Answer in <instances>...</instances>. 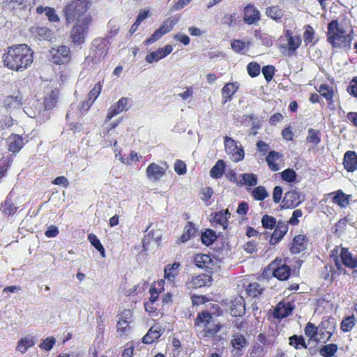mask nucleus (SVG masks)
Segmentation results:
<instances>
[{
  "label": "nucleus",
  "instance_id": "nucleus-1",
  "mask_svg": "<svg viewBox=\"0 0 357 357\" xmlns=\"http://www.w3.org/2000/svg\"><path fill=\"white\" fill-rule=\"evenodd\" d=\"M353 39L352 26L346 18L340 22L333 20L328 24L326 40L333 49L349 50Z\"/></svg>",
  "mask_w": 357,
  "mask_h": 357
},
{
  "label": "nucleus",
  "instance_id": "nucleus-2",
  "mask_svg": "<svg viewBox=\"0 0 357 357\" xmlns=\"http://www.w3.org/2000/svg\"><path fill=\"white\" fill-rule=\"evenodd\" d=\"M3 63L7 68L22 72L29 68L33 61V52L26 44L8 47L2 56Z\"/></svg>",
  "mask_w": 357,
  "mask_h": 357
},
{
  "label": "nucleus",
  "instance_id": "nucleus-3",
  "mask_svg": "<svg viewBox=\"0 0 357 357\" xmlns=\"http://www.w3.org/2000/svg\"><path fill=\"white\" fill-rule=\"evenodd\" d=\"M213 313L208 310H202L197 313V317L194 321L195 326L202 328L199 333L203 338H213L218 341L222 339L217 335L218 333L223 328V324L220 322L213 323Z\"/></svg>",
  "mask_w": 357,
  "mask_h": 357
},
{
  "label": "nucleus",
  "instance_id": "nucleus-4",
  "mask_svg": "<svg viewBox=\"0 0 357 357\" xmlns=\"http://www.w3.org/2000/svg\"><path fill=\"white\" fill-rule=\"evenodd\" d=\"M89 9V3L85 0H74L64 8V16L66 23L71 24L74 22L82 20L84 17L91 16L86 13Z\"/></svg>",
  "mask_w": 357,
  "mask_h": 357
},
{
  "label": "nucleus",
  "instance_id": "nucleus-5",
  "mask_svg": "<svg viewBox=\"0 0 357 357\" xmlns=\"http://www.w3.org/2000/svg\"><path fill=\"white\" fill-rule=\"evenodd\" d=\"M278 48L289 56L296 54L302 43L301 36L295 34L291 29H285L278 40Z\"/></svg>",
  "mask_w": 357,
  "mask_h": 357
},
{
  "label": "nucleus",
  "instance_id": "nucleus-6",
  "mask_svg": "<svg viewBox=\"0 0 357 357\" xmlns=\"http://www.w3.org/2000/svg\"><path fill=\"white\" fill-rule=\"evenodd\" d=\"M91 22V17L86 16L82 20L76 22L73 26L70 32V38L74 45L79 46L85 43Z\"/></svg>",
  "mask_w": 357,
  "mask_h": 357
},
{
  "label": "nucleus",
  "instance_id": "nucleus-7",
  "mask_svg": "<svg viewBox=\"0 0 357 357\" xmlns=\"http://www.w3.org/2000/svg\"><path fill=\"white\" fill-rule=\"evenodd\" d=\"M269 273L280 281H286L290 278L291 270L282 261V259L277 257L263 271V275L265 276H268Z\"/></svg>",
  "mask_w": 357,
  "mask_h": 357
},
{
  "label": "nucleus",
  "instance_id": "nucleus-8",
  "mask_svg": "<svg viewBox=\"0 0 357 357\" xmlns=\"http://www.w3.org/2000/svg\"><path fill=\"white\" fill-rule=\"evenodd\" d=\"M109 50V43L105 38H96L92 43L89 55L86 60L93 64L100 63L107 55Z\"/></svg>",
  "mask_w": 357,
  "mask_h": 357
},
{
  "label": "nucleus",
  "instance_id": "nucleus-9",
  "mask_svg": "<svg viewBox=\"0 0 357 357\" xmlns=\"http://www.w3.org/2000/svg\"><path fill=\"white\" fill-rule=\"evenodd\" d=\"M50 53V61L56 65L68 64L72 59L70 49L65 45L52 47Z\"/></svg>",
  "mask_w": 357,
  "mask_h": 357
},
{
  "label": "nucleus",
  "instance_id": "nucleus-10",
  "mask_svg": "<svg viewBox=\"0 0 357 357\" xmlns=\"http://www.w3.org/2000/svg\"><path fill=\"white\" fill-rule=\"evenodd\" d=\"M318 328V339L317 342L326 343L328 342L335 331V322L333 318H324L319 324Z\"/></svg>",
  "mask_w": 357,
  "mask_h": 357
},
{
  "label": "nucleus",
  "instance_id": "nucleus-11",
  "mask_svg": "<svg viewBox=\"0 0 357 357\" xmlns=\"http://www.w3.org/2000/svg\"><path fill=\"white\" fill-rule=\"evenodd\" d=\"M177 22L178 19L175 17H169L165 20L161 26L156 29L150 37L145 40L144 43L146 45H150L156 42L162 38V36L170 32Z\"/></svg>",
  "mask_w": 357,
  "mask_h": 357
},
{
  "label": "nucleus",
  "instance_id": "nucleus-12",
  "mask_svg": "<svg viewBox=\"0 0 357 357\" xmlns=\"http://www.w3.org/2000/svg\"><path fill=\"white\" fill-rule=\"evenodd\" d=\"M132 312L130 309H124L118 314L116 332L121 337L126 336L130 331V324L132 321Z\"/></svg>",
  "mask_w": 357,
  "mask_h": 357
},
{
  "label": "nucleus",
  "instance_id": "nucleus-13",
  "mask_svg": "<svg viewBox=\"0 0 357 357\" xmlns=\"http://www.w3.org/2000/svg\"><path fill=\"white\" fill-rule=\"evenodd\" d=\"M213 282V278L211 275L206 273H199L197 275H192L185 282V286L188 289H196L204 287H209Z\"/></svg>",
  "mask_w": 357,
  "mask_h": 357
},
{
  "label": "nucleus",
  "instance_id": "nucleus-14",
  "mask_svg": "<svg viewBox=\"0 0 357 357\" xmlns=\"http://www.w3.org/2000/svg\"><path fill=\"white\" fill-rule=\"evenodd\" d=\"M192 263L198 268L205 270L211 273L215 263L213 257L211 255L197 253L192 257Z\"/></svg>",
  "mask_w": 357,
  "mask_h": 357
},
{
  "label": "nucleus",
  "instance_id": "nucleus-15",
  "mask_svg": "<svg viewBox=\"0 0 357 357\" xmlns=\"http://www.w3.org/2000/svg\"><path fill=\"white\" fill-rule=\"evenodd\" d=\"M161 165L155 162H151L146 168V174L147 177L152 181H158L163 177L169 168L166 161H161Z\"/></svg>",
  "mask_w": 357,
  "mask_h": 357
},
{
  "label": "nucleus",
  "instance_id": "nucleus-16",
  "mask_svg": "<svg viewBox=\"0 0 357 357\" xmlns=\"http://www.w3.org/2000/svg\"><path fill=\"white\" fill-rule=\"evenodd\" d=\"M304 201V196L296 190L287 191L282 199V207L295 208Z\"/></svg>",
  "mask_w": 357,
  "mask_h": 357
},
{
  "label": "nucleus",
  "instance_id": "nucleus-17",
  "mask_svg": "<svg viewBox=\"0 0 357 357\" xmlns=\"http://www.w3.org/2000/svg\"><path fill=\"white\" fill-rule=\"evenodd\" d=\"M36 4V0H8V8L14 12H30Z\"/></svg>",
  "mask_w": 357,
  "mask_h": 357
},
{
  "label": "nucleus",
  "instance_id": "nucleus-18",
  "mask_svg": "<svg viewBox=\"0 0 357 357\" xmlns=\"http://www.w3.org/2000/svg\"><path fill=\"white\" fill-rule=\"evenodd\" d=\"M243 17L245 24L252 25L260 20V12L255 6L251 3H248L243 8Z\"/></svg>",
  "mask_w": 357,
  "mask_h": 357
},
{
  "label": "nucleus",
  "instance_id": "nucleus-19",
  "mask_svg": "<svg viewBox=\"0 0 357 357\" xmlns=\"http://www.w3.org/2000/svg\"><path fill=\"white\" fill-rule=\"evenodd\" d=\"M274 228L275 229L269 239V243L271 245H275L279 243L287 234L289 229L288 223L285 221L279 220Z\"/></svg>",
  "mask_w": 357,
  "mask_h": 357
},
{
  "label": "nucleus",
  "instance_id": "nucleus-20",
  "mask_svg": "<svg viewBox=\"0 0 357 357\" xmlns=\"http://www.w3.org/2000/svg\"><path fill=\"white\" fill-rule=\"evenodd\" d=\"M294 309V305L292 302L283 299L276 305L273 312L274 317L279 319L285 318L292 312Z\"/></svg>",
  "mask_w": 357,
  "mask_h": 357
},
{
  "label": "nucleus",
  "instance_id": "nucleus-21",
  "mask_svg": "<svg viewBox=\"0 0 357 357\" xmlns=\"http://www.w3.org/2000/svg\"><path fill=\"white\" fill-rule=\"evenodd\" d=\"M128 102V98L122 97L116 103L112 105L107 114L105 121H109L123 111H127L129 109Z\"/></svg>",
  "mask_w": 357,
  "mask_h": 357
},
{
  "label": "nucleus",
  "instance_id": "nucleus-22",
  "mask_svg": "<svg viewBox=\"0 0 357 357\" xmlns=\"http://www.w3.org/2000/svg\"><path fill=\"white\" fill-rule=\"evenodd\" d=\"M309 242V238L305 234H298L296 235L291 245L289 246V250L291 254H299L303 252L307 248V245Z\"/></svg>",
  "mask_w": 357,
  "mask_h": 357
},
{
  "label": "nucleus",
  "instance_id": "nucleus-23",
  "mask_svg": "<svg viewBox=\"0 0 357 357\" xmlns=\"http://www.w3.org/2000/svg\"><path fill=\"white\" fill-rule=\"evenodd\" d=\"M257 341L250 350V357H263L265 354V346L267 343V338L264 333H259L257 337Z\"/></svg>",
  "mask_w": 357,
  "mask_h": 357
},
{
  "label": "nucleus",
  "instance_id": "nucleus-24",
  "mask_svg": "<svg viewBox=\"0 0 357 357\" xmlns=\"http://www.w3.org/2000/svg\"><path fill=\"white\" fill-rule=\"evenodd\" d=\"M211 216L212 220L211 222L214 227L220 226L224 229H227L228 227V220L231 216V213L228 209L211 213Z\"/></svg>",
  "mask_w": 357,
  "mask_h": 357
},
{
  "label": "nucleus",
  "instance_id": "nucleus-25",
  "mask_svg": "<svg viewBox=\"0 0 357 357\" xmlns=\"http://www.w3.org/2000/svg\"><path fill=\"white\" fill-rule=\"evenodd\" d=\"M173 50L172 45H166L162 48H159L156 51L151 52L146 56V61L149 63L158 61L159 60L166 57Z\"/></svg>",
  "mask_w": 357,
  "mask_h": 357
},
{
  "label": "nucleus",
  "instance_id": "nucleus-26",
  "mask_svg": "<svg viewBox=\"0 0 357 357\" xmlns=\"http://www.w3.org/2000/svg\"><path fill=\"white\" fill-rule=\"evenodd\" d=\"M283 155L280 153L271 151L268 153L266 157V161L267 162L268 168L273 172H277L280 169V163L283 161Z\"/></svg>",
  "mask_w": 357,
  "mask_h": 357
},
{
  "label": "nucleus",
  "instance_id": "nucleus-27",
  "mask_svg": "<svg viewBox=\"0 0 357 357\" xmlns=\"http://www.w3.org/2000/svg\"><path fill=\"white\" fill-rule=\"evenodd\" d=\"M242 123L245 126H250V134L256 135L258 130L261 127V121L255 114L244 115L242 118Z\"/></svg>",
  "mask_w": 357,
  "mask_h": 357
},
{
  "label": "nucleus",
  "instance_id": "nucleus-28",
  "mask_svg": "<svg viewBox=\"0 0 357 357\" xmlns=\"http://www.w3.org/2000/svg\"><path fill=\"white\" fill-rule=\"evenodd\" d=\"M24 146V139L20 135L11 134L8 137V150L13 154L19 153Z\"/></svg>",
  "mask_w": 357,
  "mask_h": 357
},
{
  "label": "nucleus",
  "instance_id": "nucleus-29",
  "mask_svg": "<svg viewBox=\"0 0 357 357\" xmlns=\"http://www.w3.org/2000/svg\"><path fill=\"white\" fill-rule=\"evenodd\" d=\"M229 312L234 317H241L245 313V303L242 297L235 298L231 300Z\"/></svg>",
  "mask_w": 357,
  "mask_h": 357
},
{
  "label": "nucleus",
  "instance_id": "nucleus-30",
  "mask_svg": "<svg viewBox=\"0 0 357 357\" xmlns=\"http://www.w3.org/2000/svg\"><path fill=\"white\" fill-rule=\"evenodd\" d=\"M163 331L159 325L152 326L146 334L142 337V342L146 344H151L158 341Z\"/></svg>",
  "mask_w": 357,
  "mask_h": 357
},
{
  "label": "nucleus",
  "instance_id": "nucleus-31",
  "mask_svg": "<svg viewBox=\"0 0 357 357\" xmlns=\"http://www.w3.org/2000/svg\"><path fill=\"white\" fill-rule=\"evenodd\" d=\"M181 263L175 261L173 264H167L164 268V278L169 282L174 283L179 275Z\"/></svg>",
  "mask_w": 357,
  "mask_h": 357
},
{
  "label": "nucleus",
  "instance_id": "nucleus-32",
  "mask_svg": "<svg viewBox=\"0 0 357 357\" xmlns=\"http://www.w3.org/2000/svg\"><path fill=\"white\" fill-rule=\"evenodd\" d=\"M344 168L348 172H353L357 169V153L353 151H348L344 155Z\"/></svg>",
  "mask_w": 357,
  "mask_h": 357
},
{
  "label": "nucleus",
  "instance_id": "nucleus-33",
  "mask_svg": "<svg viewBox=\"0 0 357 357\" xmlns=\"http://www.w3.org/2000/svg\"><path fill=\"white\" fill-rule=\"evenodd\" d=\"M197 233V229L195 227L194 223L191 221L186 222L182 235L176 240L177 244L188 242L190 239L194 237Z\"/></svg>",
  "mask_w": 357,
  "mask_h": 357
},
{
  "label": "nucleus",
  "instance_id": "nucleus-34",
  "mask_svg": "<svg viewBox=\"0 0 357 357\" xmlns=\"http://www.w3.org/2000/svg\"><path fill=\"white\" fill-rule=\"evenodd\" d=\"M238 89L237 82H228L225 84L222 89V103L225 104L232 100L233 95Z\"/></svg>",
  "mask_w": 357,
  "mask_h": 357
},
{
  "label": "nucleus",
  "instance_id": "nucleus-35",
  "mask_svg": "<svg viewBox=\"0 0 357 357\" xmlns=\"http://www.w3.org/2000/svg\"><path fill=\"white\" fill-rule=\"evenodd\" d=\"M340 257L342 264L347 268L354 269L357 268V258L353 257L348 248H342Z\"/></svg>",
  "mask_w": 357,
  "mask_h": 357
},
{
  "label": "nucleus",
  "instance_id": "nucleus-36",
  "mask_svg": "<svg viewBox=\"0 0 357 357\" xmlns=\"http://www.w3.org/2000/svg\"><path fill=\"white\" fill-rule=\"evenodd\" d=\"M284 13L285 11L278 5L268 6L265 11L266 15L276 22H282Z\"/></svg>",
  "mask_w": 357,
  "mask_h": 357
},
{
  "label": "nucleus",
  "instance_id": "nucleus-37",
  "mask_svg": "<svg viewBox=\"0 0 357 357\" xmlns=\"http://www.w3.org/2000/svg\"><path fill=\"white\" fill-rule=\"evenodd\" d=\"M59 96V90L55 89L52 90L43 100V106L45 110L52 109L56 105Z\"/></svg>",
  "mask_w": 357,
  "mask_h": 357
},
{
  "label": "nucleus",
  "instance_id": "nucleus-38",
  "mask_svg": "<svg viewBox=\"0 0 357 357\" xmlns=\"http://www.w3.org/2000/svg\"><path fill=\"white\" fill-rule=\"evenodd\" d=\"M289 344L296 350L307 349V344L302 335H293L289 337Z\"/></svg>",
  "mask_w": 357,
  "mask_h": 357
},
{
  "label": "nucleus",
  "instance_id": "nucleus-39",
  "mask_svg": "<svg viewBox=\"0 0 357 357\" xmlns=\"http://www.w3.org/2000/svg\"><path fill=\"white\" fill-rule=\"evenodd\" d=\"M338 350V346L335 343L324 344L319 349V354L322 357H333Z\"/></svg>",
  "mask_w": 357,
  "mask_h": 357
},
{
  "label": "nucleus",
  "instance_id": "nucleus-40",
  "mask_svg": "<svg viewBox=\"0 0 357 357\" xmlns=\"http://www.w3.org/2000/svg\"><path fill=\"white\" fill-rule=\"evenodd\" d=\"M218 238L216 233L211 229H206L201 234V241L206 246L211 245Z\"/></svg>",
  "mask_w": 357,
  "mask_h": 357
},
{
  "label": "nucleus",
  "instance_id": "nucleus-41",
  "mask_svg": "<svg viewBox=\"0 0 357 357\" xmlns=\"http://www.w3.org/2000/svg\"><path fill=\"white\" fill-rule=\"evenodd\" d=\"M317 91L322 97L326 98L328 105L333 103L334 91L332 87L326 84H322L319 89H317Z\"/></svg>",
  "mask_w": 357,
  "mask_h": 357
},
{
  "label": "nucleus",
  "instance_id": "nucleus-42",
  "mask_svg": "<svg viewBox=\"0 0 357 357\" xmlns=\"http://www.w3.org/2000/svg\"><path fill=\"white\" fill-rule=\"evenodd\" d=\"M225 170V163L223 160H218L210 170V176L213 178H220Z\"/></svg>",
  "mask_w": 357,
  "mask_h": 357
},
{
  "label": "nucleus",
  "instance_id": "nucleus-43",
  "mask_svg": "<svg viewBox=\"0 0 357 357\" xmlns=\"http://www.w3.org/2000/svg\"><path fill=\"white\" fill-rule=\"evenodd\" d=\"M0 210L4 215L9 216L14 215L17 212V207L15 206L11 199L7 197L1 204Z\"/></svg>",
  "mask_w": 357,
  "mask_h": 357
},
{
  "label": "nucleus",
  "instance_id": "nucleus-44",
  "mask_svg": "<svg viewBox=\"0 0 357 357\" xmlns=\"http://www.w3.org/2000/svg\"><path fill=\"white\" fill-rule=\"evenodd\" d=\"M356 318L354 314L344 317L340 323V329L344 333L350 332L356 325Z\"/></svg>",
  "mask_w": 357,
  "mask_h": 357
},
{
  "label": "nucleus",
  "instance_id": "nucleus-45",
  "mask_svg": "<svg viewBox=\"0 0 357 357\" xmlns=\"http://www.w3.org/2000/svg\"><path fill=\"white\" fill-rule=\"evenodd\" d=\"M306 142L314 146H317L321 142V132L319 130L309 128L307 130V136Z\"/></svg>",
  "mask_w": 357,
  "mask_h": 357
},
{
  "label": "nucleus",
  "instance_id": "nucleus-46",
  "mask_svg": "<svg viewBox=\"0 0 357 357\" xmlns=\"http://www.w3.org/2000/svg\"><path fill=\"white\" fill-rule=\"evenodd\" d=\"M34 344L35 342L33 338L23 337L19 340L17 346V350L21 354H24Z\"/></svg>",
  "mask_w": 357,
  "mask_h": 357
},
{
  "label": "nucleus",
  "instance_id": "nucleus-47",
  "mask_svg": "<svg viewBox=\"0 0 357 357\" xmlns=\"http://www.w3.org/2000/svg\"><path fill=\"white\" fill-rule=\"evenodd\" d=\"M333 202L341 208H345L349 204V196L342 190H338L333 197Z\"/></svg>",
  "mask_w": 357,
  "mask_h": 357
},
{
  "label": "nucleus",
  "instance_id": "nucleus-48",
  "mask_svg": "<svg viewBox=\"0 0 357 357\" xmlns=\"http://www.w3.org/2000/svg\"><path fill=\"white\" fill-rule=\"evenodd\" d=\"M263 288L257 282L250 283L246 288L247 294L252 298H257L261 296L263 292Z\"/></svg>",
  "mask_w": 357,
  "mask_h": 357
},
{
  "label": "nucleus",
  "instance_id": "nucleus-49",
  "mask_svg": "<svg viewBox=\"0 0 357 357\" xmlns=\"http://www.w3.org/2000/svg\"><path fill=\"white\" fill-rule=\"evenodd\" d=\"M305 335L309 337V341L314 340L317 341L318 339V328L317 326L311 322H307L304 328Z\"/></svg>",
  "mask_w": 357,
  "mask_h": 357
},
{
  "label": "nucleus",
  "instance_id": "nucleus-50",
  "mask_svg": "<svg viewBox=\"0 0 357 357\" xmlns=\"http://www.w3.org/2000/svg\"><path fill=\"white\" fill-rule=\"evenodd\" d=\"M88 240L90 243L100 252L102 257H105V250L98 238L93 233L88 235Z\"/></svg>",
  "mask_w": 357,
  "mask_h": 357
},
{
  "label": "nucleus",
  "instance_id": "nucleus-51",
  "mask_svg": "<svg viewBox=\"0 0 357 357\" xmlns=\"http://www.w3.org/2000/svg\"><path fill=\"white\" fill-rule=\"evenodd\" d=\"M240 181L242 185L255 186L257 184V176L253 173H245L241 175Z\"/></svg>",
  "mask_w": 357,
  "mask_h": 357
},
{
  "label": "nucleus",
  "instance_id": "nucleus-52",
  "mask_svg": "<svg viewBox=\"0 0 357 357\" xmlns=\"http://www.w3.org/2000/svg\"><path fill=\"white\" fill-rule=\"evenodd\" d=\"M247 344V340L245 336L240 333H236L233 335V338L231 340V344L236 349H241Z\"/></svg>",
  "mask_w": 357,
  "mask_h": 357
},
{
  "label": "nucleus",
  "instance_id": "nucleus-53",
  "mask_svg": "<svg viewBox=\"0 0 357 357\" xmlns=\"http://www.w3.org/2000/svg\"><path fill=\"white\" fill-rule=\"evenodd\" d=\"M336 271L331 265H326L321 271V277L332 282L334 280V275Z\"/></svg>",
  "mask_w": 357,
  "mask_h": 357
},
{
  "label": "nucleus",
  "instance_id": "nucleus-54",
  "mask_svg": "<svg viewBox=\"0 0 357 357\" xmlns=\"http://www.w3.org/2000/svg\"><path fill=\"white\" fill-rule=\"evenodd\" d=\"M304 28L303 40L305 46H307L312 43L315 33L313 27L310 24L306 25Z\"/></svg>",
  "mask_w": 357,
  "mask_h": 357
},
{
  "label": "nucleus",
  "instance_id": "nucleus-55",
  "mask_svg": "<svg viewBox=\"0 0 357 357\" xmlns=\"http://www.w3.org/2000/svg\"><path fill=\"white\" fill-rule=\"evenodd\" d=\"M252 196L257 201H263L268 196V194L266 188L260 185L253 189Z\"/></svg>",
  "mask_w": 357,
  "mask_h": 357
},
{
  "label": "nucleus",
  "instance_id": "nucleus-56",
  "mask_svg": "<svg viewBox=\"0 0 357 357\" xmlns=\"http://www.w3.org/2000/svg\"><path fill=\"white\" fill-rule=\"evenodd\" d=\"M277 224L278 222L273 216L267 214L262 216L261 225L264 228L273 229Z\"/></svg>",
  "mask_w": 357,
  "mask_h": 357
},
{
  "label": "nucleus",
  "instance_id": "nucleus-57",
  "mask_svg": "<svg viewBox=\"0 0 357 357\" xmlns=\"http://www.w3.org/2000/svg\"><path fill=\"white\" fill-rule=\"evenodd\" d=\"M280 174L282 179L288 183H293L296 179V173L293 169H286Z\"/></svg>",
  "mask_w": 357,
  "mask_h": 357
},
{
  "label": "nucleus",
  "instance_id": "nucleus-58",
  "mask_svg": "<svg viewBox=\"0 0 357 357\" xmlns=\"http://www.w3.org/2000/svg\"><path fill=\"white\" fill-rule=\"evenodd\" d=\"M260 65L255 61L250 62L247 66V71L251 77H255L260 73Z\"/></svg>",
  "mask_w": 357,
  "mask_h": 357
},
{
  "label": "nucleus",
  "instance_id": "nucleus-59",
  "mask_svg": "<svg viewBox=\"0 0 357 357\" xmlns=\"http://www.w3.org/2000/svg\"><path fill=\"white\" fill-rule=\"evenodd\" d=\"M227 153L231 155V159L235 162L243 160L245 157V151L241 146L236 147V149L233 151L232 153Z\"/></svg>",
  "mask_w": 357,
  "mask_h": 357
},
{
  "label": "nucleus",
  "instance_id": "nucleus-60",
  "mask_svg": "<svg viewBox=\"0 0 357 357\" xmlns=\"http://www.w3.org/2000/svg\"><path fill=\"white\" fill-rule=\"evenodd\" d=\"M102 84L100 82L94 85L93 89L88 93V98L94 102L102 91Z\"/></svg>",
  "mask_w": 357,
  "mask_h": 357
},
{
  "label": "nucleus",
  "instance_id": "nucleus-61",
  "mask_svg": "<svg viewBox=\"0 0 357 357\" xmlns=\"http://www.w3.org/2000/svg\"><path fill=\"white\" fill-rule=\"evenodd\" d=\"M225 149L227 153H232L238 147L237 142L232 138L225 136L224 138Z\"/></svg>",
  "mask_w": 357,
  "mask_h": 357
},
{
  "label": "nucleus",
  "instance_id": "nucleus-62",
  "mask_svg": "<svg viewBox=\"0 0 357 357\" xmlns=\"http://www.w3.org/2000/svg\"><path fill=\"white\" fill-rule=\"evenodd\" d=\"M275 68L272 65H267L262 68V73L266 82H271L275 75Z\"/></svg>",
  "mask_w": 357,
  "mask_h": 357
},
{
  "label": "nucleus",
  "instance_id": "nucleus-63",
  "mask_svg": "<svg viewBox=\"0 0 357 357\" xmlns=\"http://www.w3.org/2000/svg\"><path fill=\"white\" fill-rule=\"evenodd\" d=\"M56 343V339L54 337H48L45 338L39 345V347L44 351H50Z\"/></svg>",
  "mask_w": 357,
  "mask_h": 357
},
{
  "label": "nucleus",
  "instance_id": "nucleus-64",
  "mask_svg": "<svg viewBox=\"0 0 357 357\" xmlns=\"http://www.w3.org/2000/svg\"><path fill=\"white\" fill-rule=\"evenodd\" d=\"M34 32L39 36V40H47L51 37V31L47 27H36Z\"/></svg>",
  "mask_w": 357,
  "mask_h": 357
}]
</instances>
